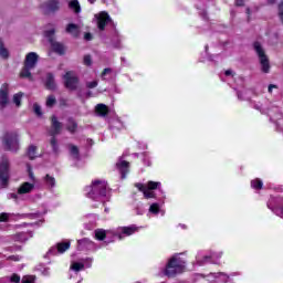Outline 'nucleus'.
Instances as JSON below:
<instances>
[{"mask_svg":"<svg viewBox=\"0 0 283 283\" xmlns=\"http://www.w3.org/2000/svg\"><path fill=\"white\" fill-rule=\"evenodd\" d=\"M275 1H276V0H268V3H269L270 6H273V3H275Z\"/></svg>","mask_w":283,"mask_h":283,"instance_id":"864d4df0","label":"nucleus"},{"mask_svg":"<svg viewBox=\"0 0 283 283\" xmlns=\"http://www.w3.org/2000/svg\"><path fill=\"white\" fill-rule=\"evenodd\" d=\"M273 90H277V85H275V84H270V85H269V88H268V92L271 94V92H273Z\"/></svg>","mask_w":283,"mask_h":283,"instance_id":"de8ad7c7","label":"nucleus"},{"mask_svg":"<svg viewBox=\"0 0 283 283\" xmlns=\"http://www.w3.org/2000/svg\"><path fill=\"white\" fill-rule=\"evenodd\" d=\"M36 146L34 145H30L29 148H28V157L30 160H35L38 158L36 156Z\"/></svg>","mask_w":283,"mask_h":283,"instance_id":"393cba45","label":"nucleus"},{"mask_svg":"<svg viewBox=\"0 0 283 283\" xmlns=\"http://www.w3.org/2000/svg\"><path fill=\"white\" fill-rule=\"evenodd\" d=\"M251 187H252V189H255L256 191H260L264 187V182H262V179L256 178V179L251 181Z\"/></svg>","mask_w":283,"mask_h":283,"instance_id":"bb28decb","label":"nucleus"},{"mask_svg":"<svg viewBox=\"0 0 283 283\" xmlns=\"http://www.w3.org/2000/svg\"><path fill=\"white\" fill-rule=\"evenodd\" d=\"M44 14H50L52 12H57L60 10V2L59 0H48L41 6Z\"/></svg>","mask_w":283,"mask_h":283,"instance_id":"1a4fd4ad","label":"nucleus"},{"mask_svg":"<svg viewBox=\"0 0 283 283\" xmlns=\"http://www.w3.org/2000/svg\"><path fill=\"white\" fill-rule=\"evenodd\" d=\"M116 167L119 174H122V178H126L127 174H129V161L122 160L116 164Z\"/></svg>","mask_w":283,"mask_h":283,"instance_id":"dca6fc26","label":"nucleus"},{"mask_svg":"<svg viewBox=\"0 0 283 283\" xmlns=\"http://www.w3.org/2000/svg\"><path fill=\"white\" fill-rule=\"evenodd\" d=\"M36 63H39V54L34 52L28 53L24 60V65H27V67L35 69Z\"/></svg>","mask_w":283,"mask_h":283,"instance_id":"f8f14e48","label":"nucleus"},{"mask_svg":"<svg viewBox=\"0 0 283 283\" xmlns=\"http://www.w3.org/2000/svg\"><path fill=\"white\" fill-rule=\"evenodd\" d=\"M72 271H75V273H78V271H83V269H85V264L81 263V262H74L71 265Z\"/></svg>","mask_w":283,"mask_h":283,"instance_id":"2f4dec72","label":"nucleus"},{"mask_svg":"<svg viewBox=\"0 0 283 283\" xmlns=\"http://www.w3.org/2000/svg\"><path fill=\"white\" fill-rule=\"evenodd\" d=\"M253 48L259 56L262 72H264V74H269L271 64L269 62V56H266V52H264V49L262 48V44H260V42H254Z\"/></svg>","mask_w":283,"mask_h":283,"instance_id":"39448f33","label":"nucleus"},{"mask_svg":"<svg viewBox=\"0 0 283 283\" xmlns=\"http://www.w3.org/2000/svg\"><path fill=\"white\" fill-rule=\"evenodd\" d=\"M87 1L88 3H92V4L96 3V0H87Z\"/></svg>","mask_w":283,"mask_h":283,"instance_id":"5fc2aeb1","label":"nucleus"},{"mask_svg":"<svg viewBox=\"0 0 283 283\" xmlns=\"http://www.w3.org/2000/svg\"><path fill=\"white\" fill-rule=\"evenodd\" d=\"M10 182V159L2 157L0 161V185L8 187Z\"/></svg>","mask_w":283,"mask_h":283,"instance_id":"423d86ee","label":"nucleus"},{"mask_svg":"<svg viewBox=\"0 0 283 283\" xmlns=\"http://www.w3.org/2000/svg\"><path fill=\"white\" fill-rule=\"evenodd\" d=\"M163 184H160V181H148L146 184V189L150 190V191H156V189H160Z\"/></svg>","mask_w":283,"mask_h":283,"instance_id":"c756f323","label":"nucleus"},{"mask_svg":"<svg viewBox=\"0 0 283 283\" xmlns=\"http://www.w3.org/2000/svg\"><path fill=\"white\" fill-rule=\"evenodd\" d=\"M10 282L11 283H21V276L17 273H13L11 276H10Z\"/></svg>","mask_w":283,"mask_h":283,"instance_id":"e433bc0d","label":"nucleus"},{"mask_svg":"<svg viewBox=\"0 0 283 283\" xmlns=\"http://www.w3.org/2000/svg\"><path fill=\"white\" fill-rule=\"evenodd\" d=\"M149 212H150V213H155V214L160 213V205H159V203H153V205H150V207H149Z\"/></svg>","mask_w":283,"mask_h":283,"instance_id":"72a5a7b5","label":"nucleus"},{"mask_svg":"<svg viewBox=\"0 0 283 283\" xmlns=\"http://www.w3.org/2000/svg\"><path fill=\"white\" fill-rule=\"evenodd\" d=\"M30 70L33 69L24 64L20 72V78H32V72H30Z\"/></svg>","mask_w":283,"mask_h":283,"instance_id":"5701e85b","label":"nucleus"},{"mask_svg":"<svg viewBox=\"0 0 283 283\" xmlns=\"http://www.w3.org/2000/svg\"><path fill=\"white\" fill-rule=\"evenodd\" d=\"M21 283H34V276L25 275L22 277Z\"/></svg>","mask_w":283,"mask_h":283,"instance_id":"58836bf2","label":"nucleus"},{"mask_svg":"<svg viewBox=\"0 0 283 283\" xmlns=\"http://www.w3.org/2000/svg\"><path fill=\"white\" fill-rule=\"evenodd\" d=\"M70 247H72V243L70 241L59 242L56 244L57 253H65V251L70 250Z\"/></svg>","mask_w":283,"mask_h":283,"instance_id":"4be33fe9","label":"nucleus"},{"mask_svg":"<svg viewBox=\"0 0 283 283\" xmlns=\"http://www.w3.org/2000/svg\"><path fill=\"white\" fill-rule=\"evenodd\" d=\"M44 87H45V90H49L51 92H54V90H56V82L54 80V74H52V73L46 74Z\"/></svg>","mask_w":283,"mask_h":283,"instance_id":"2eb2a0df","label":"nucleus"},{"mask_svg":"<svg viewBox=\"0 0 283 283\" xmlns=\"http://www.w3.org/2000/svg\"><path fill=\"white\" fill-rule=\"evenodd\" d=\"M0 56L1 59H10V52L6 49L2 40H0Z\"/></svg>","mask_w":283,"mask_h":283,"instance_id":"c85d7f7f","label":"nucleus"},{"mask_svg":"<svg viewBox=\"0 0 283 283\" xmlns=\"http://www.w3.org/2000/svg\"><path fill=\"white\" fill-rule=\"evenodd\" d=\"M138 231V227L136 226H128V227H122V233L124 235H134Z\"/></svg>","mask_w":283,"mask_h":283,"instance_id":"412c9836","label":"nucleus"},{"mask_svg":"<svg viewBox=\"0 0 283 283\" xmlns=\"http://www.w3.org/2000/svg\"><path fill=\"white\" fill-rule=\"evenodd\" d=\"M60 107H67V99L65 97H61L59 99Z\"/></svg>","mask_w":283,"mask_h":283,"instance_id":"37998d69","label":"nucleus"},{"mask_svg":"<svg viewBox=\"0 0 283 283\" xmlns=\"http://www.w3.org/2000/svg\"><path fill=\"white\" fill-rule=\"evenodd\" d=\"M107 238V231L104 229H96L95 230V239H97L99 242H103Z\"/></svg>","mask_w":283,"mask_h":283,"instance_id":"cd10ccee","label":"nucleus"},{"mask_svg":"<svg viewBox=\"0 0 283 283\" xmlns=\"http://www.w3.org/2000/svg\"><path fill=\"white\" fill-rule=\"evenodd\" d=\"M78 242H87V239H83V240H81V241H78Z\"/></svg>","mask_w":283,"mask_h":283,"instance_id":"4d7b16f0","label":"nucleus"},{"mask_svg":"<svg viewBox=\"0 0 283 283\" xmlns=\"http://www.w3.org/2000/svg\"><path fill=\"white\" fill-rule=\"evenodd\" d=\"M25 240H28V235L24 234V242H25Z\"/></svg>","mask_w":283,"mask_h":283,"instance_id":"13d9d810","label":"nucleus"},{"mask_svg":"<svg viewBox=\"0 0 283 283\" xmlns=\"http://www.w3.org/2000/svg\"><path fill=\"white\" fill-rule=\"evenodd\" d=\"M50 145L53 149V154H59V140L56 139V136L51 137Z\"/></svg>","mask_w":283,"mask_h":283,"instance_id":"7c9ffc66","label":"nucleus"},{"mask_svg":"<svg viewBox=\"0 0 283 283\" xmlns=\"http://www.w3.org/2000/svg\"><path fill=\"white\" fill-rule=\"evenodd\" d=\"M245 13H247V15H248V21H251V8H247L245 9Z\"/></svg>","mask_w":283,"mask_h":283,"instance_id":"09e8293b","label":"nucleus"},{"mask_svg":"<svg viewBox=\"0 0 283 283\" xmlns=\"http://www.w3.org/2000/svg\"><path fill=\"white\" fill-rule=\"evenodd\" d=\"M64 78V87L66 90H70L71 92H76V90H78V76L73 75L72 71H69L64 74L63 76Z\"/></svg>","mask_w":283,"mask_h":283,"instance_id":"0eeeda50","label":"nucleus"},{"mask_svg":"<svg viewBox=\"0 0 283 283\" xmlns=\"http://www.w3.org/2000/svg\"><path fill=\"white\" fill-rule=\"evenodd\" d=\"M95 112L98 116H107L109 114V107L105 104H97Z\"/></svg>","mask_w":283,"mask_h":283,"instance_id":"a211bd4d","label":"nucleus"},{"mask_svg":"<svg viewBox=\"0 0 283 283\" xmlns=\"http://www.w3.org/2000/svg\"><path fill=\"white\" fill-rule=\"evenodd\" d=\"M66 129L70 132V134H76V130L78 129V123H76L74 118L70 117L67 119Z\"/></svg>","mask_w":283,"mask_h":283,"instance_id":"6ab92c4d","label":"nucleus"},{"mask_svg":"<svg viewBox=\"0 0 283 283\" xmlns=\"http://www.w3.org/2000/svg\"><path fill=\"white\" fill-rule=\"evenodd\" d=\"M186 269L187 259L182 258V254H175L168 260L163 274L166 277H176V275L185 273Z\"/></svg>","mask_w":283,"mask_h":283,"instance_id":"f257e3e1","label":"nucleus"},{"mask_svg":"<svg viewBox=\"0 0 283 283\" xmlns=\"http://www.w3.org/2000/svg\"><path fill=\"white\" fill-rule=\"evenodd\" d=\"M135 187H136V189H138V191H142V193L144 195V198L146 200L156 198V192H154V190L147 189V186H145V184L137 182V184H135Z\"/></svg>","mask_w":283,"mask_h":283,"instance_id":"9b49d317","label":"nucleus"},{"mask_svg":"<svg viewBox=\"0 0 283 283\" xmlns=\"http://www.w3.org/2000/svg\"><path fill=\"white\" fill-rule=\"evenodd\" d=\"M212 258H213L212 255H206L201 261H198V262L200 265L207 264V262H209L210 264H213Z\"/></svg>","mask_w":283,"mask_h":283,"instance_id":"c9c22d12","label":"nucleus"},{"mask_svg":"<svg viewBox=\"0 0 283 283\" xmlns=\"http://www.w3.org/2000/svg\"><path fill=\"white\" fill-rule=\"evenodd\" d=\"M234 6H237V8H243L244 0H234Z\"/></svg>","mask_w":283,"mask_h":283,"instance_id":"a18cd8bd","label":"nucleus"},{"mask_svg":"<svg viewBox=\"0 0 283 283\" xmlns=\"http://www.w3.org/2000/svg\"><path fill=\"white\" fill-rule=\"evenodd\" d=\"M2 145L6 151H12L17 154L20 149L19 145V133L17 132H7L2 137Z\"/></svg>","mask_w":283,"mask_h":283,"instance_id":"7ed1b4c3","label":"nucleus"},{"mask_svg":"<svg viewBox=\"0 0 283 283\" xmlns=\"http://www.w3.org/2000/svg\"><path fill=\"white\" fill-rule=\"evenodd\" d=\"M224 74H226V76H233V71L227 70V71L224 72Z\"/></svg>","mask_w":283,"mask_h":283,"instance_id":"8fccbe9b","label":"nucleus"},{"mask_svg":"<svg viewBox=\"0 0 283 283\" xmlns=\"http://www.w3.org/2000/svg\"><path fill=\"white\" fill-rule=\"evenodd\" d=\"M65 32L71 34L73 39H78V36H81V29L78 24L75 23H69L66 25Z\"/></svg>","mask_w":283,"mask_h":283,"instance_id":"ddd939ff","label":"nucleus"},{"mask_svg":"<svg viewBox=\"0 0 283 283\" xmlns=\"http://www.w3.org/2000/svg\"><path fill=\"white\" fill-rule=\"evenodd\" d=\"M33 111H34V114H36V116L43 115V113L41 112V106L39 104L33 105Z\"/></svg>","mask_w":283,"mask_h":283,"instance_id":"a19ab883","label":"nucleus"},{"mask_svg":"<svg viewBox=\"0 0 283 283\" xmlns=\"http://www.w3.org/2000/svg\"><path fill=\"white\" fill-rule=\"evenodd\" d=\"M55 33H56V31L54 29L46 30V31H44V36L48 39V41L51 45V50L55 54H59V56H65V51L67 50V48L65 46V44H63L54 39Z\"/></svg>","mask_w":283,"mask_h":283,"instance_id":"20e7f679","label":"nucleus"},{"mask_svg":"<svg viewBox=\"0 0 283 283\" xmlns=\"http://www.w3.org/2000/svg\"><path fill=\"white\" fill-rule=\"evenodd\" d=\"M10 198H12L13 200H18L19 199V195L18 193H11Z\"/></svg>","mask_w":283,"mask_h":283,"instance_id":"3c124183","label":"nucleus"},{"mask_svg":"<svg viewBox=\"0 0 283 283\" xmlns=\"http://www.w3.org/2000/svg\"><path fill=\"white\" fill-rule=\"evenodd\" d=\"M107 23H112V17H109L107 11H101L97 17V29L99 32H104Z\"/></svg>","mask_w":283,"mask_h":283,"instance_id":"6e6552de","label":"nucleus"},{"mask_svg":"<svg viewBox=\"0 0 283 283\" xmlns=\"http://www.w3.org/2000/svg\"><path fill=\"white\" fill-rule=\"evenodd\" d=\"M63 129V124L59 122V118L55 115L51 116V129L49 132L50 136H59Z\"/></svg>","mask_w":283,"mask_h":283,"instance_id":"9d476101","label":"nucleus"},{"mask_svg":"<svg viewBox=\"0 0 283 283\" xmlns=\"http://www.w3.org/2000/svg\"><path fill=\"white\" fill-rule=\"evenodd\" d=\"M87 198L96 200L98 197L105 198L107 196V182L105 180H94L91 186L85 188Z\"/></svg>","mask_w":283,"mask_h":283,"instance_id":"f03ea898","label":"nucleus"},{"mask_svg":"<svg viewBox=\"0 0 283 283\" xmlns=\"http://www.w3.org/2000/svg\"><path fill=\"white\" fill-rule=\"evenodd\" d=\"M123 237L119 234V240L122 239Z\"/></svg>","mask_w":283,"mask_h":283,"instance_id":"bf43d9fd","label":"nucleus"},{"mask_svg":"<svg viewBox=\"0 0 283 283\" xmlns=\"http://www.w3.org/2000/svg\"><path fill=\"white\" fill-rule=\"evenodd\" d=\"M107 74H112V69H111V67H106V69L103 70V72H102V78H103L104 76H107Z\"/></svg>","mask_w":283,"mask_h":283,"instance_id":"c03bdc74","label":"nucleus"},{"mask_svg":"<svg viewBox=\"0 0 283 283\" xmlns=\"http://www.w3.org/2000/svg\"><path fill=\"white\" fill-rule=\"evenodd\" d=\"M56 105V96L49 95L46 97V107H54Z\"/></svg>","mask_w":283,"mask_h":283,"instance_id":"473e14b6","label":"nucleus"},{"mask_svg":"<svg viewBox=\"0 0 283 283\" xmlns=\"http://www.w3.org/2000/svg\"><path fill=\"white\" fill-rule=\"evenodd\" d=\"M69 9L72 10L75 14H81V3L78 0H71L69 2Z\"/></svg>","mask_w":283,"mask_h":283,"instance_id":"aec40b11","label":"nucleus"},{"mask_svg":"<svg viewBox=\"0 0 283 283\" xmlns=\"http://www.w3.org/2000/svg\"><path fill=\"white\" fill-rule=\"evenodd\" d=\"M44 182L50 187L51 189H54L56 187V179L50 175H45Z\"/></svg>","mask_w":283,"mask_h":283,"instance_id":"a878e982","label":"nucleus"},{"mask_svg":"<svg viewBox=\"0 0 283 283\" xmlns=\"http://www.w3.org/2000/svg\"><path fill=\"white\" fill-rule=\"evenodd\" d=\"M86 97H87V98H92V91H88V92L86 93Z\"/></svg>","mask_w":283,"mask_h":283,"instance_id":"603ef678","label":"nucleus"},{"mask_svg":"<svg viewBox=\"0 0 283 283\" xmlns=\"http://www.w3.org/2000/svg\"><path fill=\"white\" fill-rule=\"evenodd\" d=\"M9 258H10V260H17V256H14V255H11Z\"/></svg>","mask_w":283,"mask_h":283,"instance_id":"6e6d98bb","label":"nucleus"},{"mask_svg":"<svg viewBox=\"0 0 283 283\" xmlns=\"http://www.w3.org/2000/svg\"><path fill=\"white\" fill-rule=\"evenodd\" d=\"M84 65H86L87 67H90L92 65V55L87 54L84 55V60H83Z\"/></svg>","mask_w":283,"mask_h":283,"instance_id":"4c0bfd02","label":"nucleus"},{"mask_svg":"<svg viewBox=\"0 0 283 283\" xmlns=\"http://www.w3.org/2000/svg\"><path fill=\"white\" fill-rule=\"evenodd\" d=\"M10 220V214L8 212L0 213V222H8Z\"/></svg>","mask_w":283,"mask_h":283,"instance_id":"ea45409f","label":"nucleus"},{"mask_svg":"<svg viewBox=\"0 0 283 283\" xmlns=\"http://www.w3.org/2000/svg\"><path fill=\"white\" fill-rule=\"evenodd\" d=\"M93 39H94V36L92 35V33L86 32V33L84 34V40H85V41H92Z\"/></svg>","mask_w":283,"mask_h":283,"instance_id":"49530a36","label":"nucleus"},{"mask_svg":"<svg viewBox=\"0 0 283 283\" xmlns=\"http://www.w3.org/2000/svg\"><path fill=\"white\" fill-rule=\"evenodd\" d=\"M21 98H23V94L21 93L13 95V103H15L17 107H21Z\"/></svg>","mask_w":283,"mask_h":283,"instance_id":"f704fd0d","label":"nucleus"},{"mask_svg":"<svg viewBox=\"0 0 283 283\" xmlns=\"http://www.w3.org/2000/svg\"><path fill=\"white\" fill-rule=\"evenodd\" d=\"M70 154H71V156H74L75 160H80L81 151L78 150V146L70 145Z\"/></svg>","mask_w":283,"mask_h":283,"instance_id":"b1692460","label":"nucleus"},{"mask_svg":"<svg viewBox=\"0 0 283 283\" xmlns=\"http://www.w3.org/2000/svg\"><path fill=\"white\" fill-rule=\"evenodd\" d=\"M86 87L88 90H94V87H98V82H96V81L88 82V83H86Z\"/></svg>","mask_w":283,"mask_h":283,"instance_id":"79ce46f5","label":"nucleus"},{"mask_svg":"<svg viewBox=\"0 0 283 283\" xmlns=\"http://www.w3.org/2000/svg\"><path fill=\"white\" fill-rule=\"evenodd\" d=\"M34 189V185L30 182H23L21 186L18 188V193L19 196H23L25 193H30Z\"/></svg>","mask_w":283,"mask_h":283,"instance_id":"f3484780","label":"nucleus"},{"mask_svg":"<svg viewBox=\"0 0 283 283\" xmlns=\"http://www.w3.org/2000/svg\"><path fill=\"white\" fill-rule=\"evenodd\" d=\"M8 83H4L0 87V107H6L8 105Z\"/></svg>","mask_w":283,"mask_h":283,"instance_id":"4468645a","label":"nucleus"}]
</instances>
